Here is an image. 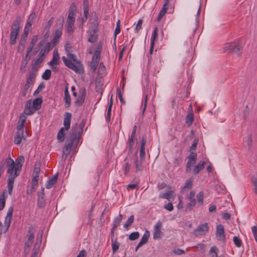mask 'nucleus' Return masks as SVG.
I'll return each mask as SVG.
<instances>
[{
	"instance_id": "nucleus-1",
	"label": "nucleus",
	"mask_w": 257,
	"mask_h": 257,
	"mask_svg": "<svg viewBox=\"0 0 257 257\" xmlns=\"http://www.w3.org/2000/svg\"><path fill=\"white\" fill-rule=\"evenodd\" d=\"M43 102L42 97H36L32 100L30 99L27 101L24 113L27 115L34 114L41 107Z\"/></svg>"
},
{
	"instance_id": "nucleus-2",
	"label": "nucleus",
	"mask_w": 257,
	"mask_h": 257,
	"mask_svg": "<svg viewBox=\"0 0 257 257\" xmlns=\"http://www.w3.org/2000/svg\"><path fill=\"white\" fill-rule=\"evenodd\" d=\"M21 20L20 17H17L13 22L11 28L10 43L14 45L16 43V39L20 32V26Z\"/></svg>"
},
{
	"instance_id": "nucleus-3",
	"label": "nucleus",
	"mask_w": 257,
	"mask_h": 257,
	"mask_svg": "<svg viewBox=\"0 0 257 257\" xmlns=\"http://www.w3.org/2000/svg\"><path fill=\"white\" fill-rule=\"evenodd\" d=\"M6 162L7 163V167L8 168L7 173L9 174V178L13 177L14 179H15L19 175L18 172L20 171V168L11 157L6 158Z\"/></svg>"
},
{
	"instance_id": "nucleus-4",
	"label": "nucleus",
	"mask_w": 257,
	"mask_h": 257,
	"mask_svg": "<svg viewBox=\"0 0 257 257\" xmlns=\"http://www.w3.org/2000/svg\"><path fill=\"white\" fill-rule=\"evenodd\" d=\"M62 60L65 64L70 69L76 73H81L83 71V66L79 61L72 62V60H68L65 56L62 57Z\"/></svg>"
},
{
	"instance_id": "nucleus-5",
	"label": "nucleus",
	"mask_w": 257,
	"mask_h": 257,
	"mask_svg": "<svg viewBox=\"0 0 257 257\" xmlns=\"http://www.w3.org/2000/svg\"><path fill=\"white\" fill-rule=\"evenodd\" d=\"M242 46L241 44L235 45L233 43H228L225 45L224 51L226 53H234L238 55L241 53Z\"/></svg>"
},
{
	"instance_id": "nucleus-6",
	"label": "nucleus",
	"mask_w": 257,
	"mask_h": 257,
	"mask_svg": "<svg viewBox=\"0 0 257 257\" xmlns=\"http://www.w3.org/2000/svg\"><path fill=\"white\" fill-rule=\"evenodd\" d=\"M209 227L207 223L199 225L194 231L193 234L196 236L204 235L208 231Z\"/></svg>"
},
{
	"instance_id": "nucleus-7",
	"label": "nucleus",
	"mask_w": 257,
	"mask_h": 257,
	"mask_svg": "<svg viewBox=\"0 0 257 257\" xmlns=\"http://www.w3.org/2000/svg\"><path fill=\"white\" fill-rule=\"evenodd\" d=\"M197 155L196 153L191 152L188 157V161L186 164V171L188 172L191 170V167L196 162Z\"/></svg>"
},
{
	"instance_id": "nucleus-8",
	"label": "nucleus",
	"mask_w": 257,
	"mask_h": 257,
	"mask_svg": "<svg viewBox=\"0 0 257 257\" xmlns=\"http://www.w3.org/2000/svg\"><path fill=\"white\" fill-rule=\"evenodd\" d=\"M162 223L160 221H158L154 226L153 232V238L155 239H160L163 235L164 233L161 231Z\"/></svg>"
},
{
	"instance_id": "nucleus-9",
	"label": "nucleus",
	"mask_w": 257,
	"mask_h": 257,
	"mask_svg": "<svg viewBox=\"0 0 257 257\" xmlns=\"http://www.w3.org/2000/svg\"><path fill=\"white\" fill-rule=\"evenodd\" d=\"M216 236L218 240L225 241V235L223 226L219 224L216 226Z\"/></svg>"
},
{
	"instance_id": "nucleus-10",
	"label": "nucleus",
	"mask_w": 257,
	"mask_h": 257,
	"mask_svg": "<svg viewBox=\"0 0 257 257\" xmlns=\"http://www.w3.org/2000/svg\"><path fill=\"white\" fill-rule=\"evenodd\" d=\"M13 210H14V207L12 206L10 207L8 209V212H7V215L6 216L5 220V226H6V228L4 231V233L8 231V230L11 225L12 216H13Z\"/></svg>"
},
{
	"instance_id": "nucleus-11",
	"label": "nucleus",
	"mask_w": 257,
	"mask_h": 257,
	"mask_svg": "<svg viewBox=\"0 0 257 257\" xmlns=\"http://www.w3.org/2000/svg\"><path fill=\"white\" fill-rule=\"evenodd\" d=\"M81 133L78 131V127L76 124L75 126H72L70 130L69 135V140L74 142L75 139L78 140L80 138Z\"/></svg>"
},
{
	"instance_id": "nucleus-12",
	"label": "nucleus",
	"mask_w": 257,
	"mask_h": 257,
	"mask_svg": "<svg viewBox=\"0 0 257 257\" xmlns=\"http://www.w3.org/2000/svg\"><path fill=\"white\" fill-rule=\"evenodd\" d=\"M76 9L75 5L73 3L69 9V13L66 22H75Z\"/></svg>"
},
{
	"instance_id": "nucleus-13",
	"label": "nucleus",
	"mask_w": 257,
	"mask_h": 257,
	"mask_svg": "<svg viewBox=\"0 0 257 257\" xmlns=\"http://www.w3.org/2000/svg\"><path fill=\"white\" fill-rule=\"evenodd\" d=\"M44 188L42 187L41 190L38 193V198L37 200V204L38 207L40 208H44L46 205V201L44 199Z\"/></svg>"
},
{
	"instance_id": "nucleus-14",
	"label": "nucleus",
	"mask_w": 257,
	"mask_h": 257,
	"mask_svg": "<svg viewBox=\"0 0 257 257\" xmlns=\"http://www.w3.org/2000/svg\"><path fill=\"white\" fill-rule=\"evenodd\" d=\"M146 139L145 137H143L141 141L140 151V158L141 162H143L145 160V146L146 144Z\"/></svg>"
},
{
	"instance_id": "nucleus-15",
	"label": "nucleus",
	"mask_w": 257,
	"mask_h": 257,
	"mask_svg": "<svg viewBox=\"0 0 257 257\" xmlns=\"http://www.w3.org/2000/svg\"><path fill=\"white\" fill-rule=\"evenodd\" d=\"M54 47L49 42H47L46 45L40 49L38 56L45 58L46 55L52 50Z\"/></svg>"
},
{
	"instance_id": "nucleus-16",
	"label": "nucleus",
	"mask_w": 257,
	"mask_h": 257,
	"mask_svg": "<svg viewBox=\"0 0 257 257\" xmlns=\"http://www.w3.org/2000/svg\"><path fill=\"white\" fill-rule=\"evenodd\" d=\"M60 57L57 50H55L53 52V58L52 60L48 63L49 65L52 67V69L55 68L54 65H57L59 64Z\"/></svg>"
},
{
	"instance_id": "nucleus-17",
	"label": "nucleus",
	"mask_w": 257,
	"mask_h": 257,
	"mask_svg": "<svg viewBox=\"0 0 257 257\" xmlns=\"http://www.w3.org/2000/svg\"><path fill=\"white\" fill-rule=\"evenodd\" d=\"M73 144L74 142L69 140V142L66 143L64 146L63 149L62 157L64 158L65 159L67 157L68 155L70 153Z\"/></svg>"
},
{
	"instance_id": "nucleus-18",
	"label": "nucleus",
	"mask_w": 257,
	"mask_h": 257,
	"mask_svg": "<svg viewBox=\"0 0 257 257\" xmlns=\"http://www.w3.org/2000/svg\"><path fill=\"white\" fill-rule=\"evenodd\" d=\"M72 118V114L69 112H66L64 114L63 125L65 130L68 131L70 127L71 120Z\"/></svg>"
},
{
	"instance_id": "nucleus-19",
	"label": "nucleus",
	"mask_w": 257,
	"mask_h": 257,
	"mask_svg": "<svg viewBox=\"0 0 257 257\" xmlns=\"http://www.w3.org/2000/svg\"><path fill=\"white\" fill-rule=\"evenodd\" d=\"M122 219V215L119 214L114 219L112 227L111 229L110 234H114L115 229L120 225Z\"/></svg>"
},
{
	"instance_id": "nucleus-20",
	"label": "nucleus",
	"mask_w": 257,
	"mask_h": 257,
	"mask_svg": "<svg viewBox=\"0 0 257 257\" xmlns=\"http://www.w3.org/2000/svg\"><path fill=\"white\" fill-rule=\"evenodd\" d=\"M62 28L57 29L55 31V35L52 41L50 42L54 47L58 43L60 38L62 35Z\"/></svg>"
},
{
	"instance_id": "nucleus-21",
	"label": "nucleus",
	"mask_w": 257,
	"mask_h": 257,
	"mask_svg": "<svg viewBox=\"0 0 257 257\" xmlns=\"http://www.w3.org/2000/svg\"><path fill=\"white\" fill-rule=\"evenodd\" d=\"M103 83L101 78H97L95 81V90L97 95H102V86Z\"/></svg>"
},
{
	"instance_id": "nucleus-22",
	"label": "nucleus",
	"mask_w": 257,
	"mask_h": 257,
	"mask_svg": "<svg viewBox=\"0 0 257 257\" xmlns=\"http://www.w3.org/2000/svg\"><path fill=\"white\" fill-rule=\"evenodd\" d=\"M27 117L26 116L22 114L20 116V119L18 122V125L17 126V131H24V124L26 121Z\"/></svg>"
},
{
	"instance_id": "nucleus-23",
	"label": "nucleus",
	"mask_w": 257,
	"mask_h": 257,
	"mask_svg": "<svg viewBox=\"0 0 257 257\" xmlns=\"http://www.w3.org/2000/svg\"><path fill=\"white\" fill-rule=\"evenodd\" d=\"M169 3V0H165V3L163 5V7L160 11L158 17V21H160L162 18L165 16V14L167 12V9L168 8V5Z\"/></svg>"
},
{
	"instance_id": "nucleus-24",
	"label": "nucleus",
	"mask_w": 257,
	"mask_h": 257,
	"mask_svg": "<svg viewBox=\"0 0 257 257\" xmlns=\"http://www.w3.org/2000/svg\"><path fill=\"white\" fill-rule=\"evenodd\" d=\"M112 250L113 253H115L118 249L119 243L114 238V234H110Z\"/></svg>"
},
{
	"instance_id": "nucleus-25",
	"label": "nucleus",
	"mask_w": 257,
	"mask_h": 257,
	"mask_svg": "<svg viewBox=\"0 0 257 257\" xmlns=\"http://www.w3.org/2000/svg\"><path fill=\"white\" fill-rule=\"evenodd\" d=\"M36 77V75L34 72L31 71L30 72L29 76L26 83L27 88L30 87V85L34 84Z\"/></svg>"
},
{
	"instance_id": "nucleus-26",
	"label": "nucleus",
	"mask_w": 257,
	"mask_h": 257,
	"mask_svg": "<svg viewBox=\"0 0 257 257\" xmlns=\"http://www.w3.org/2000/svg\"><path fill=\"white\" fill-rule=\"evenodd\" d=\"M58 176V174H56L54 176H53L51 178L49 179L46 185V187L47 189H50L53 187L54 185H55L57 183Z\"/></svg>"
},
{
	"instance_id": "nucleus-27",
	"label": "nucleus",
	"mask_w": 257,
	"mask_h": 257,
	"mask_svg": "<svg viewBox=\"0 0 257 257\" xmlns=\"http://www.w3.org/2000/svg\"><path fill=\"white\" fill-rule=\"evenodd\" d=\"M205 164V161H201L198 164L195 166L193 170V173L194 175L198 174L200 171L203 169L204 168V165Z\"/></svg>"
},
{
	"instance_id": "nucleus-28",
	"label": "nucleus",
	"mask_w": 257,
	"mask_h": 257,
	"mask_svg": "<svg viewBox=\"0 0 257 257\" xmlns=\"http://www.w3.org/2000/svg\"><path fill=\"white\" fill-rule=\"evenodd\" d=\"M150 237V232L148 230H146L143 236H142L141 241L139 243V246H141L143 245L146 243L149 239V238Z\"/></svg>"
},
{
	"instance_id": "nucleus-29",
	"label": "nucleus",
	"mask_w": 257,
	"mask_h": 257,
	"mask_svg": "<svg viewBox=\"0 0 257 257\" xmlns=\"http://www.w3.org/2000/svg\"><path fill=\"white\" fill-rule=\"evenodd\" d=\"M7 197L6 191L4 190L0 196V210H2L5 207Z\"/></svg>"
},
{
	"instance_id": "nucleus-30",
	"label": "nucleus",
	"mask_w": 257,
	"mask_h": 257,
	"mask_svg": "<svg viewBox=\"0 0 257 257\" xmlns=\"http://www.w3.org/2000/svg\"><path fill=\"white\" fill-rule=\"evenodd\" d=\"M35 228L34 226L31 225L29 228V231L28 232V239L34 241V234L35 233Z\"/></svg>"
},
{
	"instance_id": "nucleus-31",
	"label": "nucleus",
	"mask_w": 257,
	"mask_h": 257,
	"mask_svg": "<svg viewBox=\"0 0 257 257\" xmlns=\"http://www.w3.org/2000/svg\"><path fill=\"white\" fill-rule=\"evenodd\" d=\"M219 249L216 246H212L209 250L210 257H221L218 255Z\"/></svg>"
},
{
	"instance_id": "nucleus-32",
	"label": "nucleus",
	"mask_w": 257,
	"mask_h": 257,
	"mask_svg": "<svg viewBox=\"0 0 257 257\" xmlns=\"http://www.w3.org/2000/svg\"><path fill=\"white\" fill-rule=\"evenodd\" d=\"M193 179L192 178H189L185 182V185L181 189V192L184 193L186 190H189L191 188L192 186Z\"/></svg>"
},
{
	"instance_id": "nucleus-33",
	"label": "nucleus",
	"mask_w": 257,
	"mask_h": 257,
	"mask_svg": "<svg viewBox=\"0 0 257 257\" xmlns=\"http://www.w3.org/2000/svg\"><path fill=\"white\" fill-rule=\"evenodd\" d=\"M14 181H15V179H14L13 177L9 178L8 181L7 187H8V193L10 195L12 194Z\"/></svg>"
},
{
	"instance_id": "nucleus-34",
	"label": "nucleus",
	"mask_w": 257,
	"mask_h": 257,
	"mask_svg": "<svg viewBox=\"0 0 257 257\" xmlns=\"http://www.w3.org/2000/svg\"><path fill=\"white\" fill-rule=\"evenodd\" d=\"M65 127H61L57 134V139L60 142H63L65 139Z\"/></svg>"
},
{
	"instance_id": "nucleus-35",
	"label": "nucleus",
	"mask_w": 257,
	"mask_h": 257,
	"mask_svg": "<svg viewBox=\"0 0 257 257\" xmlns=\"http://www.w3.org/2000/svg\"><path fill=\"white\" fill-rule=\"evenodd\" d=\"M74 22H66V28L68 33L71 34L74 31Z\"/></svg>"
},
{
	"instance_id": "nucleus-36",
	"label": "nucleus",
	"mask_w": 257,
	"mask_h": 257,
	"mask_svg": "<svg viewBox=\"0 0 257 257\" xmlns=\"http://www.w3.org/2000/svg\"><path fill=\"white\" fill-rule=\"evenodd\" d=\"M36 17V15L35 13H32L29 17L26 27H31L32 24L34 23V20Z\"/></svg>"
},
{
	"instance_id": "nucleus-37",
	"label": "nucleus",
	"mask_w": 257,
	"mask_h": 257,
	"mask_svg": "<svg viewBox=\"0 0 257 257\" xmlns=\"http://www.w3.org/2000/svg\"><path fill=\"white\" fill-rule=\"evenodd\" d=\"M44 58L43 57L39 56V58H38L34 63H32V66L33 67V69H37L38 68L40 64L42 63V62L44 60Z\"/></svg>"
},
{
	"instance_id": "nucleus-38",
	"label": "nucleus",
	"mask_w": 257,
	"mask_h": 257,
	"mask_svg": "<svg viewBox=\"0 0 257 257\" xmlns=\"http://www.w3.org/2000/svg\"><path fill=\"white\" fill-rule=\"evenodd\" d=\"M113 100H112V97H110V99L108 103V107L107 109V115L106 117V121H108L110 119V116H111V107L112 105Z\"/></svg>"
},
{
	"instance_id": "nucleus-39",
	"label": "nucleus",
	"mask_w": 257,
	"mask_h": 257,
	"mask_svg": "<svg viewBox=\"0 0 257 257\" xmlns=\"http://www.w3.org/2000/svg\"><path fill=\"white\" fill-rule=\"evenodd\" d=\"M41 240H40V242H38V241L35 243L34 248H33V252L31 255V257H37V254L38 253V250L39 248V246L40 245Z\"/></svg>"
},
{
	"instance_id": "nucleus-40",
	"label": "nucleus",
	"mask_w": 257,
	"mask_h": 257,
	"mask_svg": "<svg viewBox=\"0 0 257 257\" xmlns=\"http://www.w3.org/2000/svg\"><path fill=\"white\" fill-rule=\"evenodd\" d=\"M194 120L193 114H189L186 117V122L188 126H190L193 123Z\"/></svg>"
},
{
	"instance_id": "nucleus-41",
	"label": "nucleus",
	"mask_w": 257,
	"mask_h": 257,
	"mask_svg": "<svg viewBox=\"0 0 257 257\" xmlns=\"http://www.w3.org/2000/svg\"><path fill=\"white\" fill-rule=\"evenodd\" d=\"M51 76V71L49 69H47L42 74V77L44 80H48Z\"/></svg>"
},
{
	"instance_id": "nucleus-42",
	"label": "nucleus",
	"mask_w": 257,
	"mask_h": 257,
	"mask_svg": "<svg viewBox=\"0 0 257 257\" xmlns=\"http://www.w3.org/2000/svg\"><path fill=\"white\" fill-rule=\"evenodd\" d=\"M38 185V181H32V188L31 190H28L27 193L28 194L29 193H32L33 192H34L36 191V190L37 188Z\"/></svg>"
},
{
	"instance_id": "nucleus-43",
	"label": "nucleus",
	"mask_w": 257,
	"mask_h": 257,
	"mask_svg": "<svg viewBox=\"0 0 257 257\" xmlns=\"http://www.w3.org/2000/svg\"><path fill=\"white\" fill-rule=\"evenodd\" d=\"M25 161V158L24 156H20L18 158V159L16 160V165L20 168V170H21V168L22 166V163Z\"/></svg>"
},
{
	"instance_id": "nucleus-44",
	"label": "nucleus",
	"mask_w": 257,
	"mask_h": 257,
	"mask_svg": "<svg viewBox=\"0 0 257 257\" xmlns=\"http://www.w3.org/2000/svg\"><path fill=\"white\" fill-rule=\"evenodd\" d=\"M140 236V233L138 231H135L131 233L129 236L128 238L130 240H135L138 239Z\"/></svg>"
},
{
	"instance_id": "nucleus-45",
	"label": "nucleus",
	"mask_w": 257,
	"mask_h": 257,
	"mask_svg": "<svg viewBox=\"0 0 257 257\" xmlns=\"http://www.w3.org/2000/svg\"><path fill=\"white\" fill-rule=\"evenodd\" d=\"M134 220V215H131L126 220V222L124 224V227L127 228L128 226H131L133 223Z\"/></svg>"
},
{
	"instance_id": "nucleus-46",
	"label": "nucleus",
	"mask_w": 257,
	"mask_h": 257,
	"mask_svg": "<svg viewBox=\"0 0 257 257\" xmlns=\"http://www.w3.org/2000/svg\"><path fill=\"white\" fill-rule=\"evenodd\" d=\"M96 34V33H94L92 32L88 39V41L89 42L93 43L96 40L97 38V35Z\"/></svg>"
},
{
	"instance_id": "nucleus-47",
	"label": "nucleus",
	"mask_w": 257,
	"mask_h": 257,
	"mask_svg": "<svg viewBox=\"0 0 257 257\" xmlns=\"http://www.w3.org/2000/svg\"><path fill=\"white\" fill-rule=\"evenodd\" d=\"M233 241L235 246L237 247H240L242 245L241 240L237 236H235L233 237Z\"/></svg>"
},
{
	"instance_id": "nucleus-48",
	"label": "nucleus",
	"mask_w": 257,
	"mask_h": 257,
	"mask_svg": "<svg viewBox=\"0 0 257 257\" xmlns=\"http://www.w3.org/2000/svg\"><path fill=\"white\" fill-rule=\"evenodd\" d=\"M92 32L97 33L98 30V23L96 21H92L91 24Z\"/></svg>"
},
{
	"instance_id": "nucleus-49",
	"label": "nucleus",
	"mask_w": 257,
	"mask_h": 257,
	"mask_svg": "<svg viewBox=\"0 0 257 257\" xmlns=\"http://www.w3.org/2000/svg\"><path fill=\"white\" fill-rule=\"evenodd\" d=\"M189 200H190V202H189L187 204V208L186 210H188L190 211L192 209L193 207L195 206L196 203V201L195 199H189Z\"/></svg>"
},
{
	"instance_id": "nucleus-50",
	"label": "nucleus",
	"mask_w": 257,
	"mask_h": 257,
	"mask_svg": "<svg viewBox=\"0 0 257 257\" xmlns=\"http://www.w3.org/2000/svg\"><path fill=\"white\" fill-rule=\"evenodd\" d=\"M173 192L172 191H169L163 194L161 197L166 199L168 200H170V198L173 196Z\"/></svg>"
},
{
	"instance_id": "nucleus-51",
	"label": "nucleus",
	"mask_w": 257,
	"mask_h": 257,
	"mask_svg": "<svg viewBox=\"0 0 257 257\" xmlns=\"http://www.w3.org/2000/svg\"><path fill=\"white\" fill-rule=\"evenodd\" d=\"M105 71V67L103 63H101L99 64L98 70V74L102 75L104 74Z\"/></svg>"
},
{
	"instance_id": "nucleus-52",
	"label": "nucleus",
	"mask_w": 257,
	"mask_h": 257,
	"mask_svg": "<svg viewBox=\"0 0 257 257\" xmlns=\"http://www.w3.org/2000/svg\"><path fill=\"white\" fill-rule=\"evenodd\" d=\"M251 183L253 186V191L257 195V178H252L251 179Z\"/></svg>"
},
{
	"instance_id": "nucleus-53",
	"label": "nucleus",
	"mask_w": 257,
	"mask_h": 257,
	"mask_svg": "<svg viewBox=\"0 0 257 257\" xmlns=\"http://www.w3.org/2000/svg\"><path fill=\"white\" fill-rule=\"evenodd\" d=\"M135 137H131L129 138L128 140V153H131L134 145V139Z\"/></svg>"
},
{
	"instance_id": "nucleus-54",
	"label": "nucleus",
	"mask_w": 257,
	"mask_h": 257,
	"mask_svg": "<svg viewBox=\"0 0 257 257\" xmlns=\"http://www.w3.org/2000/svg\"><path fill=\"white\" fill-rule=\"evenodd\" d=\"M203 197H204V195H203V193L202 192H200L197 195V201L201 205L203 204Z\"/></svg>"
},
{
	"instance_id": "nucleus-55",
	"label": "nucleus",
	"mask_w": 257,
	"mask_h": 257,
	"mask_svg": "<svg viewBox=\"0 0 257 257\" xmlns=\"http://www.w3.org/2000/svg\"><path fill=\"white\" fill-rule=\"evenodd\" d=\"M120 32V20H118L116 23V28L114 31V36L116 37V35L118 34Z\"/></svg>"
},
{
	"instance_id": "nucleus-56",
	"label": "nucleus",
	"mask_w": 257,
	"mask_h": 257,
	"mask_svg": "<svg viewBox=\"0 0 257 257\" xmlns=\"http://www.w3.org/2000/svg\"><path fill=\"white\" fill-rule=\"evenodd\" d=\"M40 172V164L36 163L34 166L33 175H39Z\"/></svg>"
},
{
	"instance_id": "nucleus-57",
	"label": "nucleus",
	"mask_w": 257,
	"mask_h": 257,
	"mask_svg": "<svg viewBox=\"0 0 257 257\" xmlns=\"http://www.w3.org/2000/svg\"><path fill=\"white\" fill-rule=\"evenodd\" d=\"M98 63L97 62L91 60L90 68L92 72H95L97 68Z\"/></svg>"
},
{
	"instance_id": "nucleus-58",
	"label": "nucleus",
	"mask_w": 257,
	"mask_h": 257,
	"mask_svg": "<svg viewBox=\"0 0 257 257\" xmlns=\"http://www.w3.org/2000/svg\"><path fill=\"white\" fill-rule=\"evenodd\" d=\"M54 21V17H51L49 20L47 22L46 25L45 26L44 29L45 30H50V28L52 25L53 22Z\"/></svg>"
},
{
	"instance_id": "nucleus-59",
	"label": "nucleus",
	"mask_w": 257,
	"mask_h": 257,
	"mask_svg": "<svg viewBox=\"0 0 257 257\" xmlns=\"http://www.w3.org/2000/svg\"><path fill=\"white\" fill-rule=\"evenodd\" d=\"M85 97H77V99L74 102L75 105L80 106L82 104L84 101Z\"/></svg>"
},
{
	"instance_id": "nucleus-60",
	"label": "nucleus",
	"mask_w": 257,
	"mask_h": 257,
	"mask_svg": "<svg viewBox=\"0 0 257 257\" xmlns=\"http://www.w3.org/2000/svg\"><path fill=\"white\" fill-rule=\"evenodd\" d=\"M143 20L142 19H140L138 22V23L137 24V26L135 28V32L136 33H138L139 32V31L142 29V24H143Z\"/></svg>"
},
{
	"instance_id": "nucleus-61",
	"label": "nucleus",
	"mask_w": 257,
	"mask_h": 257,
	"mask_svg": "<svg viewBox=\"0 0 257 257\" xmlns=\"http://www.w3.org/2000/svg\"><path fill=\"white\" fill-rule=\"evenodd\" d=\"M16 136L21 137L22 139L25 140L27 136V133H25L24 131H17Z\"/></svg>"
},
{
	"instance_id": "nucleus-62",
	"label": "nucleus",
	"mask_w": 257,
	"mask_h": 257,
	"mask_svg": "<svg viewBox=\"0 0 257 257\" xmlns=\"http://www.w3.org/2000/svg\"><path fill=\"white\" fill-rule=\"evenodd\" d=\"M45 87V85L43 84V83H41L38 88L37 89V90H36L35 91V92H34V95H37L39 94V93L43 89H44Z\"/></svg>"
},
{
	"instance_id": "nucleus-63",
	"label": "nucleus",
	"mask_w": 257,
	"mask_h": 257,
	"mask_svg": "<svg viewBox=\"0 0 257 257\" xmlns=\"http://www.w3.org/2000/svg\"><path fill=\"white\" fill-rule=\"evenodd\" d=\"M130 168L131 164L128 162L126 163L124 168V174L125 175H127V173L130 171Z\"/></svg>"
},
{
	"instance_id": "nucleus-64",
	"label": "nucleus",
	"mask_w": 257,
	"mask_h": 257,
	"mask_svg": "<svg viewBox=\"0 0 257 257\" xmlns=\"http://www.w3.org/2000/svg\"><path fill=\"white\" fill-rule=\"evenodd\" d=\"M251 230L255 241L257 242V226H253L251 228Z\"/></svg>"
}]
</instances>
